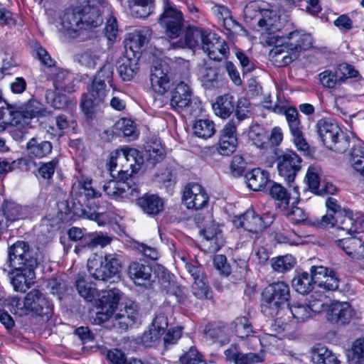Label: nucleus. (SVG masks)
<instances>
[{
    "mask_svg": "<svg viewBox=\"0 0 364 364\" xmlns=\"http://www.w3.org/2000/svg\"><path fill=\"white\" fill-rule=\"evenodd\" d=\"M275 46L270 55L274 61L279 67L289 65L296 60L299 53L312 46L313 39L310 34L294 31L285 37L274 36Z\"/></svg>",
    "mask_w": 364,
    "mask_h": 364,
    "instance_id": "nucleus-1",
    "label": "nucleus"
},
{
    "mask_svg": "<svg viewBox=\"0 0 364 364\" xmlns=\"http://www.w3.org/2000/svg\"><path fill=\"white\" fill-rule=\"evenodd\" d=\"M143 163V156L137 149L124 146L110 154L107 165L113 177L114 172L130 177L140 168Z\"/></svg>",
    "mask_w": 364,
    "mask_h": 364,
    "instance_id": "nucleus-2",
    "label": "nucleus"
},
{
    "mask_svg": "<svg viewBox=\"0 0 364 364\" xmlns=\"http://www.w3.org/2000/svg\"><path fill=\"white\" fill-rule=\"evenodd\" d=\"M316 129L321 140L328 149L342 154L349 148L350 137L343 132L333 119H319Z\"/></svg>",
    "mask_w": 364,
    "mask_h": 364,
    "instance_id": "nucleus-3",
    "label": "nucleus"
},
{
    "mask_svg": "<svg viewBox=\"0 0 364 364\" xmlns=\"http://www.w3.org/2000/svg\"><path fill=\"white\" fill-rule=\"evenodd\" d=\"M43 261L40 250L25 241H17L8 250L7 263L12 268H36Z\"/></svg>",
    "mask_w": 364,
    "mask_h": 364,
    "instance_id": "nucleus-4",
    "label": "nucleus"
},
{
    "mask_svg": "<svg viewBox=\"0 0 364 364\" xmlns=\"http://www.w3.org/2000/svg\"><path fill=\"white\" fill-rule=\"evenodd\" d=\"M289 285L284 282H274L262 292V312L267 316H274L280 308L289 305Z\"/></svg>",
    "mask_w": 364,
    "mask_h": 364,
    "instance_id": "nucleus-5",
    "label": "nucleus"
},
{
    "mask_svg": "<svg viewBox=\"0 0 364 364\" xmlns=\"http://www.w3.org/2000/svg\"><path fill=\"white\" fill-rule=\"evenodd\" d=\"M121 267L118 255L106 254L104 257L94 255L87 261V269L95 279L107 281L116 275Z\"/></svg>",
    "mask_w": 364,
    "mask_h": 364,
    "instance_id": "nucleus-6",
    "label": "nucleus"
},
{
    "mask_svg": "<svg viewBox=\"0 0 364 364\" xmlns=\"http://www.w3.org/2000/svg\"><path fill=\"white\" fill-rule=\"evenodd\" d=\"M109 91L105 82L93 79L87 86V92L82 95L80 102L82 110L87 117L92 118L100 111Z\"/></svg>",
    "mask_w": 364,
    "mask_h": 364,
    "instance_id": "nucleus-7",
    "label": "nucleus"
},
{
    "mask_svg": "<svg viewBox=\"0 0 364 364\" xmlns=\"http://www.w3.org/2000/svg\"><path fill=\"white\" fill-rule=\"evenodd\" d=\"M6 112L11 117L8 123L17 128L28 126L31 119L43 117L48 114L43 105L33 98L21 105L18 110L8 108Z\"/></svg>",
    "mask_w": 364,
    "mask_h": 364,
    "instance_id": "nucleus-8",
    "label": "nucleus"
},
{
    "mask_svg": "<svg viewBox=\"0 0 364 364\" xmlns=\"http://www.w3.org/2000/svg\"><path fill=\"white\" fill-rule=\"evenodd\" d=\"M192 96L193 91L190 86L180 82L171 92L170 106L177 112L187 109L191 114H196L200 109V103Z\"/></svg>",
    "mask_w": 364,
    "mask_h": 364,
    "instance_id": "nucleus-9",
    "label": "nucleus"
},
{
    "mask_svg": "<svg viewBox=\"0 0 364 364\" xmlns=\"http://www.w3.org/2000/svg\"><path fill=\"white\" fill-rule=\"evenodd\" d=\"M244 14L246 18L257 21L259 27L269 34L274 33L279 31L277 25L278 17L275 11L262 8L257 2H250L244 9Z\"/></svg>",
    "mask_w": 364,
    "mask_h": 364,
    "instance_id": "nucleus-10",
    "label": "nucleus"
},
{
    "mask_svg": "<svg viewBox=\"0 0 364 364\" xmlns=\"http://www.w3.org/2000/svg\"><path fill=\"white\" fill-rule=\"evenodd\" d=\"M118 179L109 180L103 185V191L112 200L128 198L139 193L138 186L129 176L114 172Z\"/></svg>",
    "mask_w": 364,
    "mask_h": 364,
    "instance_id": "nucleus-11",
    "label": "nucleus"
},
{
    "mask_svg": "<svg viewBox=\"0 0 364 364\" xmlns=\"http://www.w3.org/2000/svg\"><path fill=\"white\" fill-rule=\"evenodd\" d=\"M272 222V216L269 214L259 216L252 208H249L243 214L235 217L233 220V224L237 228H242L245 230L255 234L256 237L264 228L269 226Z\"/></svg>",
    "mask_w": 364,
    "mask_h": 364,
    "instance_id": "nucleus-12",
    "label": "nucleus"
},
{
    "mask_svg": "<svg viewBox=\"0 0 364 364\" xmlns=\"http://www.w3.org/2000/svg\"><path fill=\"white\" fill-rule=\"evenodd\" d=\"M159 23L164 29L169 38H176L182 31L183 26V14L176 8L166 3L164 11L160 15Z\"/></svg>",
    "mask_w": 364,
    "mask_h": 364,
    "instance_id": "nucleus-13",
    "label": "nucleus"
},
{
    "mask_svg": "<svg viewBox=\"0 0 364 364\" xmlns=\"http://www.w3.org/2000/svg\"><path fill=\"white\" fill-rule=\"evenodd\" d=\"M68 237L73 241L80 242V246L75 247V252H78L80 247H87L90 250L97 246L103 247L109 245L112 240L111 237L102 232L87 233L84 229L77 227H73L68 230Z\"/></svg>",
    "mask_w": 364,
    "mask_h": 364,
    "instance_id": "nucleus-14",
    "label": "nucleus"
},
{
    "mask_svg": "<svg viewBox=\"0 0 364 364\" xmlns=\"http://www.w3.org/2000/svg\"><path fill=\"white\" fill-rule=\"evenodd\" d=\"M28 314L33 313L44 320H49L53 313L51 302L38 289H33L25 296Z\"/></svg>",
    "mask_w": 364,
    "mask_h": 364,
    "instance_id": "nucleus-15",
    "label": "nucleus"
},
{
    "mask_svg": "<svg viewBox=\"0 0 364 364\" xmlns=\"http://www.w3.org/2000/svg\"><path fill=\"white\" fill-rule=\"evenodd\" d=\"M282 112L285 115L294 144L299 151L308 154L309 146L304 137L298 111L294 107H283Z\"/></svg>",
    "mask_w": 364,
    "mask_h": 364,
    "instance_id": "nucleus-16",
    "label": "nucleus"
},
{
    "mask_svg": "<svg viewBox=\"0 0 364 364\" xmlns=\"http://www.w3.org/2000/svg\"><path fill=\"white\" fill-rule=\"evenodd\" d=\"M302 160L294 151H287L277 158L279 174L288 183L294 181L301 168Z\"/></svg>",
    "mask_w": 364,
    "mask_h": 364,
    "instance_id": "nucleus-17",
    "label": "nucleus"
},
{
    "mask_svg": "<svg viewBox=\"0 0 364 364\" xmlns=\"http://www.w3.org/2000/svg\"><path fill=\"white\" fill-rule=\"evenodd\" d=\"M107 4L106 0H94L92 4H88L78 9L82 29L88 30L100 26L103 19L100 7L104 8Z\"/></svg>",
    "mask_w": 364,
    "mask_h": 364,
    "instance_id": "nucleus-18",
    "label": "nucleus"
},
{
    "mask_svg": "<svg viewBox=\"0 0 364 364\" xmlns=\"http://www.w3.org/2000/svg\"><path fill=\"white\" fill-rule=\"evenodd\" d=\"M203 50L215 61H221L228 58L230 48L227 42L217 34L208 32L205 36Z\"/></svg>",
    "mask_w": 364,
    "mask_h": 364,
    "instance_id": "nucleus-19",
    "label": "nucleus"
},
{
    "mask_svg": "<svg viewBox=\"0 0 364 364\" xmlns=\"http://www.w3.org/2000/svg\"><path fill=\"white\" fill-rule=\"evenodd\" d=\"M209 198L198 183H188L183 192V200L188 209L199 210L208 205Z\"/></svg>",
    "mask_w": 364,
    "mask_h": 364,
    "instance_id": "nucleus-20",
    "label": "nucleus"
},
{
    "mask_svg": "<svg viewBox=\"0 0 364 364\" xmlns=\"http://www.w3.org/2000/svg\"><path fill=\"white\" fill-rule=\"evenodd\" d=\"M226 360L232 362L234 364H257L264 360L265 353L260 350L258 353H243L240 351L237 344H231L224 351Z\"/></svg>",
    "mask_w": 364,
    "mask_h": 364,
    "instance_id": "nucleus-21",
    "label": "nucleus"
},
{
    "mask_svg": "<svg viewBox=\"0 0 364 364\" xmlns=\"http://www.w3.org/2000/svg\"><path fill=\"white\" fill-rule=\"evenodd\" d=\"M36 268H13L9 271L11 283L16 291L25 292L34 282Z\"/></svg>",
    "mask_w": 364,
    "mask_h": 364,
    "instance_id": "nucleus-22",
    "label": "nucleus"
},
{
    "mask_svg": "<svg viewBox=\"0 0 364 364\" xmlns=\"http://www.w3.org/2000/svg\"><path fill=\"white\" fill-rule=\"evenodd\" d=\"M354 314V310L348 303L336 302L328 309L326 318L333 323L344 325L350 322Z\"/></svg>",
    "mask_w": 364,
    "mask_h": 364,
    "instance_id": "nucleus-23",
    "label": "nucleus"
},
{
    "mask_svg": "<svg viewBox=\"0 0 364 364\" xmlns=\"http://www.w3.org/2000/svg\"><path fill=\"white\" fill-rule=\"evenodd\" d=\"M120 296L119 290L116 289L103 291V294L100 299L102 311L97 313V318L100 321L108 320L111 314L117 311Z\"/></svg>",
    "mask_w": 364,
    "mask_h": 364,
    "instance_id": "nucleus-24",
    "label": "nucleus"
},
{
    "mask_svg": "<svg viewBox=\"0 0 364 364\" xmlns=\"http://www.w3.org/2000/svg\"><path fill=\"white\" fill-rule=\"evenodd\" d=\"M336 243L353 259H364V242L356 237L336 240Z\"/></svg>",
    "mask_w": 364,
    "mask_h": 364,
    "instance_id": "nucleus-25",
    "label": "nucleus"
},
{
    "mask_svg": "<svg viewBox=\"0 0 364 364\" xmlns=\"http://www.w3.org/2000/svg\"><path fill=\"white\" fill-rule=\"evenodd\" d=\"M144 162L148 165L154 166L164 159L165 151L160 140L153 138L144 145V151L142 154Z\"/></svg>",
    "mask_w": 364,
    "mask_h": 364,
    "instance_id": "nucleus-26",
    "label": "nucleus"
},
{
    "mask_svg": "<svg viewBox=\"0 0 364 364\" xmlns=\"http://www.w3.org/2000/svg\"><path fill=\"white\" fill-rule=\"evenodd\" d=\"M152 33V30L149 27L135 30L126 41V48H129L134 55L139 53L140 49L149 43Z\"/></svg>",
    "mask_w": 364,
    "mask_h": 364,
    "instance_id": "nucleus-27",
    "label": "nucleus"
},
{
    "mask_svg": "<svg viewBox=\"0 0 364 364\" xmlns=\"http://www.w3.org/2000/svg\"><path fill=\"white\" fill-rule=\"evenodd\" d=\"M53 149L49 141L43 140L39 137H33L26 143V150L31 159H42L48 156Z\"/></svg>",
    "mask_w": 364,
    "mask_h": 364,
    "instance_id": "nucleus-28",
    "label": "nucleus"
},
{
    "mask_svg": "<svg viewBox=\"0 0 364 364\" xmlns=\"http://www.w3.org/2000/svg\"><path fill=\"white\" fill-rule=\"evenodd\" d=\"M136 204L149 215H158L164 210V206L163 199L154 194L144 195L137 200Z\"/></svg>",
    "mask_w": 364,
    "mask_h": 364,
    "instance_id": "nucleus-29",
    "label": "nucleus"
},
{
    "mask_svg": "<svg viewBox=\"0 0 364 364\" xmlns=\"http://www.w3.org/2000/svg\"><path fill=\"white\" fill-rule=\"evenodd\" d=\"M60 24L63 32L72 37H75L76 33L82 30L78 9L67 10L61 17Z\"/></svg>",
    "mask_w": 364,
    "mask_h": 364,
    "instance_id": "nucleus-30",
    "label": "nucleus"
},
{
    "mask_svg": "<svg viewBox=\"0 0 364 364\" xmlns=\"http://www.w3.org/2000/svg\"><path fill=\"white\" fill-rule=\"evenodd\" d=\"M128 274L135 284H142L144 282H149L152 275L151 266L139 262H132L128 268Z\"/></svg>",
    "mask_w": 364,
    "mask_h": 364,
    "instance_id": "nucleus-31",
    "label": "nucleus"
},
{
    "mask_svg": "<svg viewBox=\"0 0 364 364\" xmlns=\"http://www.w3.org/2000/svg\"><path fill=\"white\" fill-rule=\"evenodd\" d=\"M247 186L254 191H262L271 183L269 173L259 168H254L245 174Z\"/></svg>",
    "mask_w": 364,
    "mask_h": 364,
    "instance_id": "nucleus-32",
    "label": "nucleus"
},
{
    "mask_svg": "<svg viewBox=\"0 0 364 364\" xmlns=\"http://www.w3.org/2000/svg\"><path fill=\"white\" fill-rule=\"evenodd\" d=\"M198 76L205 88L214 87L218 82L219 68L206 63L199 68Z\"/></svg>",
    "mask_w": 364,
    "mask_h": 364,
    "instance_id": "nucleus-33",
    "label": "nucleus"
},
{
    "mask_svg": "<svg viewBox=\"0 0 364 364\" xmlns=\"http://www.w3.org/2000/svg\"><path fill=\"white\" fill-rule=\"evenodd\" d=\"M311 360L316 364H340V360L333 352L321 345L311 350Z\"/></svg>",
    "mask_w": 364,
    "mask_h": 364,
    "instance_id": "nucleus-34",
    "label": "nucleus"
},
{
    "mask_svg": "<svg viewBox=\"0 0 364 364\" xmlns=\"http://www.w3.org/2000/svg\"><path fill=\"white\" fill-rule=\"evenodd\" d=\"M213 109L216 115L224 119L228 118L234 110L233 97L227 94L217 97Z\"/></svg>",
    "mask_w": 364,
    "mask_h": 364,
    "instance_id": "nucleus-35",
    "label": "nucleus"
},
{
    "mask_svg": "<svg viewBox=\"0 0 364 364\" xmlns=\"http://www.w3.org/2000/svg\"><path fill=\"white\" fill-rule=\"evenodd\" d=\"M348 163L355 172L364 177V146L358 145L351 148Z\"/></svg>",
    "mask_w": 364,
    "mask_h": 364,
    "instance_id": "nucleus-36",
    "label": "nucleus"
},
{
    "mask_svg": "<svg viewBox=\"0 0 364 364\" xmlns=\"http://www.w3.org/2000/svg\"><path fill=\"white\" fill-rule=\"evenodd\" d=\"M132 14L136 18L149 16L154 9V0H129Z\"/></svg>",
    "mask_w": 364,
    "mask_h": 364,
    "instance_id": "nucleus-37",
    "label": "nucleus"
},
{
    "mask_svg": "<svg viewBox=\"0 0 364 364\" xmlns=\"http://www.w3.org/2000/svg\"><path fill=\"white\" fill-rule=\"evenodd\" d=\"M138 68L135 59L123 57L118 60L117 70L119 76L124 81L132 80L136 73Z\"/></svg>",
    "mask_w": 364,
    "mask_h": 364,
    "instance_id": "nucleus-38",
    "label": "nucleus"
},
{
    "mask_svg": "<svg viewBox=\"0 0 364 364\" xmlns=\"http://www.w3.org/2000/svg\"><path fill=\"white\" fill-rule=\"evenodd\" d=\"M228 331V327L223 323H208L203 330L206 338L212 340L213 342L224 338L221 341L223 343L229 342V339L225 338Z\"/></svg>",
    "mask_w": 364,
    "mask_h": 364,
    "instance_id": "nucleus-39",
    "label": "nucleus"
},
{
    "mask_svg": "<svg viewBox=\"0 0 364 364\" xmlns=\"http://www.w3.org/2000/svg\"><path fill=\"white\" fill-rule=\"evenodd\" d=\"M313 279L308 272L298 273L292 279L294 289L301 294H307L314 289Z\"/></svg>",
    "mask_w": 364,
    "mask_h": 364,
    "instance_id": "nucleus-40",
    "label": "nucleus"
},
{
    "mask_svg": "<svg viewBox=\"0 0 364 364\" xmlns=\"http://www.w3.org/2000/svg\"><path fill=\"white\" fill-rule=\"evenodd\" d=\"M3 211L6 220L11 222L24 219L28 216L27 207H22L14 202H6Z\"/></svg>",
    "mask_w": 364,
    "mask_h": 364,
    "instance_id": "nucleus-41",
    "label": "nucleus"
},
{
    "mask_svg": "<svg viewBox=\"0 0 364 364\" xmlns=\"http://www.w3.org/2000/svg\"><path fill=\"white\" fill-rule=\"evenodd\" d=\"M208 31L199 27L189 26L186 31L185 42L190 48H194L201 42L202 46L204 43L205 36L208 34Z\"/></svg>",
    "mask_w": 364,
    "mask_h": 364,
    "instance_id": "nucleus-42",
    "label": "nucleus"
},
{
    "mask_svg": "<svg viewBox=\"0 0 364 364\" xmlns=\"http://www.w3.org/2000/svg\"><path fill=\"white\" fill-rule=\"evenodd\" d=\"M248 137L258 148L264 149L268 145V135L264 129L257 124L250 127Z\"/></svg>",
    "mask_w": 364,
    "mask_h": 364,
    "instance_id": "nucleus-43",
    "label": "nucleus"
},
{
    "mask_svg": "<svg viewBox=\"0 0 364 364\" xmlns=\"http://www.w3.org/2000/svg\"><path fill=\"white\" fill-rule=\"evenodd\" d=\"M269 193L276 200L278 201V205L284 209L288 207L290 196L287 190L281 184L271 181Z\"/></svg>",
    "mask_w": 364,
    "mask_h": 364,
    "instance_id": "nucleus-44",
    "label": "nucleus"
},
{
    "mask_svg": "<svg viewBox=\"0 0 364 364\" xmlns=\"http://www.w3.org/2000/svg\"><path fill=\"white\" fill-rule=\"evenodd\" d=\"M193 131L196 136L206 139L215 134V124L209 119H199L193 124Z\"/></svg>",
    "mask_w": 364,
    "mask_h": 364,
    "instance_id": "nucleus-45",
    "label": "nucleus"
},
{
    "mask_svg": "<svg viewBox=\"0 0 364 364\" xmlns=\"http://www.w3.org/2000/svg\"><path fill=\"white\" fill-rule=\"evenodd\" d=\"M76 289L79 294L87 300L91 301L94 297L96 289L92 284L87 281L85 274H79L75 282Z\"/></svg>",
    "mask_w": 364,
    "mask_h": 364,
    "instance_id": "nucleus-46",
    "label": "nucleus"
},
{
    "mask_svg": "<svg viewBox=\"0 0 364 364\" xmlns=\"http://www.w3.org/2000/svg\"><path fill=\"white\" fill-rule=\"evenodd\" d=\"M78 189L87 198H95L101 196V193L94 188L92 180L90 178H81L73 186L72 192Z\"/></svg>",
    "mask_w": 364,
    "mask_h": 364,
    "instance_id": "nucleus-47",
    "label": "nucleus"
},
{
    "mask_svg": "<svg viewBox=\"0 0 364 364\" xmlns=\"http://www.w3.org/2000/svg\"><path fill=\"white\" fill-rule=\"evenodd\" d=\"M295 261L291 255H284L274 257L271 259L273 269L279 273H284L293 268Z\"/></svg>",
    "mask_w": 364,
    "mask_h": 364,
    "instance_id": "nucleus-48",
    "label": "nucleus"
},
{
    "mask_svg": "<svg viewBox=\"0 0 364 364\" xmlns=\"http://www.w3.org/2000/svg\"><path fill=\"white\" fill-rule=\"evenodd\" d=\"M237 336L244 338L250 336L253 333L251 323L247 317H237L232 323Z\"/></svg>",
    "mask_w": 364,
    "mask_h": 364,
    "instance_id": "nucleus-49",
    "label": "nucleus"
},
{
    "mask_svg": "<svg viewBox=\"0 0 364 364\" xmlns=\"http://www.w3.org/2000/svg\"><path fill=\"white\" fill-rule=\"evenodd\" d=\"M71 76L68 70L58 68L55 73L53 85L57 90L70 92L69 82L71 81Z\"/></svg>",
    "mask_w": 364,
    "mask_h": 364,
    "instance_id": "nucleus-50",
    "label": "nucleus"
},
{
    "mask_svg": "<svg viewBox=\"0 0 364 364\" xmlns=\"http://www.w3.org/2000/svg\"><path fill=\"white\" fill-rule=\"evenodd\" d=\"M193 295L199 299H211L212 291L206 282V278L194 282L192 285Z\"/></svg>",
    "mask_w": 364,
    "mask_h": 364,
    "instance_id": "nucleus-51",
    "label": "nucleus"
},
{
    "mask_svg": "<svg viewBox=\"0 0 364 364\" xmlns=\"http://www.w3.org/2000/svg\"><path fill=\"white\" fill-rule=\"evenodd\" d=\"M237 144V136H221L218 144V151L221 155H230L235 151Z\"/></svg>",
    "mask_w": 364,
    "mask_h": 364,
    "instance_id": "nucleus-52",
    "label": "nucleus"
},
{
    "mask_svg": "<svg viewBox=\"0 0 364 364\" xmlns=\"http://www.w3.org/2000/svg\"><path fill=\"white\" fill-rule=\"evenodd\" d=\"M318 76L321 85L328 89L335 88L343 83L336 70H327L321 73Z\"/></svg>",
    "mask_w": 364,
    "mask_h": 364,
    "instance_id": "nucleus-53",
    "label": "nucleus"
},
{
    "mask_svg": "<svg viewBox=\"0 0 364 364\" xmlns=\"http://www.w3.org/2000/svg\"><path fill=\"white\" fill-rule=\"evenodd\" d=\"M252 105L245 97L240 98L236 105L235 115L238 122L250 118L252 116Z\"/></svg>",
    "mask_w": 364,
    "mask_h": 364,
    "instance_id": "nucleus-54",
    "label": "nucleus"
},
{
    "mask_svg": "<svg viewBox=\"0 0 364 364\" xmlns=\"http://www.w3.org/2000/svg\"><path fill=\"white\" fill-rule=\"evenodd\" d=\"M75 58L81 65L88 68H94L100 60L99 55L90 50L77 54Z\"/></svg>",
    "mask_w": 364,
    "mask_h": 364,
    "instance_id": "nucleus-55",
    "label": "nucleus"
},
{
    "mask_svg": "<svg viewBox=\"0 0 364 364\" xmlns=\"http://www.w3.org/2000/svg\"><path fill=\"white\" fill-rule=\"evenodd\" d=\"M161 335L149 326V330L145 331L140 337L139 343L146 348H151L157 346L161 341Z\"/></svg>",
    "mask_w": 364,
    "mask_h": 364,
    "instance_id": "nucleus-56",
    "label": "nucleus"
},
{
    "mask_svg": "<svg viewBox=\"0 0 364 364\" xmlns=\"http://www.w3.org/2000/svg\"><path fill=\"white\" fill-rule=\"evenodd\" d=\"M46 100L48 104L55 109H63L68 103V97L65 95L58 94L53 90H47Z\"/></svg>",
    "mask_w": 364,
    "mask_h": 364,
    "instance_id": "nucleus-57",
    "label": "nucleus"
},
{
    "mask_svg": "<svg viewBox=\"0 0 364 364\" xmlns=\"http://www.w3.org/2000/svg\"><path fill=\"white\" fill-rule=\"evenodd\" d=\"M10 311L18 316H23L28 314L26 307V301L24 297L23 301L18 296H13L8 299Z\"/></svg>",
    "mask_w": 364,
    "mask_h": 364,
    "instance_id": "nucleus-58",
    "label": "nucleus"
},
{
    "mask_svg": "<svg viewBox=\"0 0 364 364\" xmlns=\"http://www.w3.org/2000/svg\"><path fill=\"white\" fill-rule=\"evenodd\" d=\"M110 318L112 319L113 325L122 330H127L135 323V321L130 318L129 316L119 311H114L109 316Z\"/></svg>",
    "mask_w": 364,
    "mask_h": 364,
    "instance_id": "nucleus-59",
    "label": "nucleus"
},
{
    "mask_svg": "<svg viewBox=\"0 0 364 364\" xmlns=\"http://www.w3.org/2000/svg\"><path fill=\"white\" fill-rule=\"evenodd\" d=\"M337 228L340 230L346 232L351 235L357 232L355 221L353 218L348 215H338Z\"/></svg>",
    "mask_w": 364,
    "mask_h": 364,
    "instance_id": "nucleus-60",
    "label": "nucleus"
},
{
    "mask_svg": "<svg viewBox=\"0 0 364 364\" xmlns=\"http://www.w3.org/2000/svg\"><path fill=\"white\" fill-rule=\"evenodd\" d=\"M48 289L53 295H56L59 299L63 298V296L68 290V287L65 281L60 279H51L48 281Z\"/></svg>",
    "mask_w": 364,
    "mask_h": 364,
    "instance_id": "nucleus-61",
    "label": "nucleus"
},
{
    "mask_svg": "<svg viewBox=\"0 0 364 364\" xmlns=\"http://www.w3.org/2000/svg\"><path fill=\"white\" fill-rule=\"evenodd\" d=\"M58 164V160L55 158L46 163H40L38 168V174L43 179H50L55 173Z\"/></svg>",
    "mask_w": 364,
    "mask_h": 364,
    "instance_id": "nucleus-62",
    "label": "nucleus"
},
{
    "mask_svg": "<svg viewBox=\"0 0 364 364\" xmlns=\"http://www.w3.org/2000/svg\"><path fill=\"white\" fill-rule=\"evenodd\" d=\"M181 364H207L197 349L191 347L188 352L180 358Z\"/></svg>",
    "mask_w": 364,
    "mask_h": 364,
    "instance_id": "nucleus-63",
    "label": "nucleus"
},
{
    "mask_svg": "<svg viewBox=\"0 0 364 364\" xmlns=\"http://www.w3.org/2000/svg\"><path fill=\"white\" fill-rule=\"evenodd\" d=\"M352 355H348L356 363L364 364V338L356 340L352 347Z\"/></svg>",
    "mask_w": 364,
    "mask_h": 364,
    "instance_id": "nucleus-64",
    "label": "nucleus"
}]
</instances>
